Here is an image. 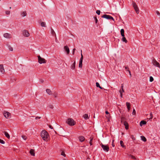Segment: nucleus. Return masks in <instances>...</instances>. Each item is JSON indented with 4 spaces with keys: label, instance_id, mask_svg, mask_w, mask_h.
Masks as SVG:
<instances>
[{
    "label": "nucleus",
    "instance_id": "obj_59",
    "mask_svg": "<svg viewBox=\"0 0 160 160\" xmlns=\"http://www.w3.org/2000/svg\"><path fill=\"white\" fill-rule=\"evenodd\" d=\"M114 141V140H113L112 141V142H113Z\"/></svg>",
    "mask_w": 160,
    "mask_h": 160
},
{
    "label": "nucleus",
    "instance_id": "obj_13",
    "mask_svg": "<svg viewBox=\"0 0 160 160\" xmlns=\"http://www.w3.org/2000/svg\"><path fill=\"white\" fill-rule=\"evenodd\" d=\"M65 51L67 52V54H68L70 52L69 49L67 46H65L64 47Z\"/></svg>",
    "mask_w": 160,
    "mask_h": 160
},
{
    "label": "nucleus",
    "instance_id": "obj_34",
    "mask_svg": "<svg viewBox=\"0 0 160 160\" xmlns=\"http://www.w3.org/2000/svg\"><path fill=\"white\" fill-rule=\"evenodd\" d=\"M83 117L84 118V119L86 120L88 119V118H89L88 114H85L83 115Z\"/></svg>",
    "mask_w": 160,
    "mask_h": 160
},
{
    "label": "nucleus",
    "instance_id": "obj_23",
    "mask_svg": "<svg viewBox=\"0 0 160 160\" xmlns=\"http://www.w3.org/2000/svg\"><path fill=\"white\" fill-rule=\"evenodd\" d=\"M46 91L50 95H51L52 94V92L50 89H47L46 90Z\"/></svg>",
    "mask_w": 160,
    "mask_h": 160
},
{
    "label": "nucleus",
    "instance_id": "obj_36",
    "mask_svg": "<svg viewBox=\"0 0 160 160\" xmlns=\"http://www.w3.org/2000/svg\"><path fill=\"white\" fill-rule=\"evenodd\" d=\"M154 80L152 76L150 77L149 81L150 82H152Z\"/></svg>",
    "mask_w": 160,
    "mask_h": 160
},
{
    "label": "nucleus",
    "instance_id": "obj_60",
    "mask_svg": "<svg viewBox=\"0 0 160 160\" xmlns=\"http://www.w3.org/2000/svg\"><path fill=\"white\" fill-rule=\"evenodd\" d=\"M93 117H94V118H95V115H94Z\"/></svg>",
    "mask_w": 160,
    "mask_h": 160
},
{
    "label": "nucleus",
    "instance_id": "obj_19",
    "mask_svg": "<svg viewBox=\"0 0 160 160\" xmlns=\"http://www.w3.org/2000/svg\"><path fill=\"white\" fill-rule=\"evenodd\" d=\"M146 122L144 120H142L141 121L140 123V125L142 126L143 125H145L146 124Z\"/></svg>",
    "mask_w": 160,
    "mask_h": 160
},
{
    "label": "nucleus",
    "instance_id": "obj_55",
    "mask_svg": "<svg viewBox=\"0 0 160 160\" xmlns=\"http://www.w3.org/2000/svg\"><path fill=\"white\" fill-rule=\"evenodd\" d=\"M40 82H41L42 83V82H43L44 81H43V80H40Z\"/></svg>",
    "mask_w": 160,
    "mask_h": 160
},
{
    "label": "nucleus",
    "instance_id": "obj_43",
    "mask_svg": "<svg viewBox=\"0 0 160 160\" xmlns=\"http://www.w3.org/2000/svg\"><path fill=\"white\" fill-rule=\"evenodd\" d=\"M156 12L157 15H159V17H160V13L158 11H156Z\"/></svg>",
    "mask_w": 160,
    "mask_h": 160
},
{
    "label": "nucleus",
    "instance_id": "obj_17",
    "mask_svg": "<svg viewBox=\"0 0 160 160\" xmlns=\"http://www.w3.org/2000/svg\"><path fill=\"white\" fill-rule=\"evenodd\" d=\"M30 154L32 156H35V153H34V149H31L29 152Z\"/></svg>",
    "mask_w": 160,
    "mask_h": 160
},
{
    "label": "nucleus",
    "instance_id": "obj_21",
    "mask_svg": "<svg viewBox=\"0 0 160 160\" xmlns=\"http://www.w3.org/2000/svg\"><path fill=\"white\" fill-rule=\"evenodd\" d=\"M105 113L107 114L108 115L106 116V118L108 119V121H109V118L110 117V115L109 114V112L108 111H106L105 112Z\"/></svg>",
    "mask_w": 160,
    "mask_h": 160
},
{
    "label": "nucleus",
    "instance_id": "obj_46",
    "mask_svg": "<svg viewBox=\"0 0 160 160\" xmlns=\"http://www.w3.org/2000/svg\"><path fill=\"white\" fill-rule=\"evenodd\" d=\"M94 18H95V23H97V22H98V19H97V18L96 17H94Z\"/></svg>",
    "mask_w": 160,
    "mask_h": 160
},
{
    "label": "nucleus",
    "instance_id": "obj_27",
    "mask_svg": "<svg viewBox=\"0 0 160 160\" xmlns=\"http://www.w3.org/2000/svg\"><path fill=\"white\" fill-rule=\"evenodd\" d=\"M7 46L10 51H13V48L9 44H7Z\"/></svg>",
    "mask_w": 160,
    "mask_h": 160
},
{
    "label": "nucleus",
    "instance_id": "obj_15",
    "mask_svg": "<svg viewBox=\"0 0 160 160\" xmlns=\"http://www.w3.org/2000/svg\"><path fill=\"white\" fill-rule=\"evenodd\" d=\"M79 139L80 142H82L84 141L85 138L83 136H81L79 137Z\"/></svg>",
    "mask_w": 160,
    "mask_h": 160
},
{
    "label": "nucleus",
    "instance_id": "obj_18",
    "mask_svg": "<svg viewBox=\"0 0 160 160\" xmlns=\"http://www.w3.org/2000/svg\"><path fill=\"white\" fill-rule=\"evenodd\" d=\"M75 64H76V61H74L73 63L71 66V68L72 69L74 70L75 68Z\"/></svg>",
    "mask_w": 160,
    "mask_h": 160
},
{
    "label": "nucleus",
    "instance_id": "obj_37",
    "mask_svg": "<svg viewBox=\"0 0 160 160\" xmlns=\"http://www.w3.org/2000/svg\"><path fill=\"white\" fill-rule=\"evenodd\" d=\"M0 143L2 144H4L5 143V142L3 140L0 139Z\"/></svg>",
    "mask_w": 160,
    "mask_h": 160
},
{
    "label": "nucleus",
    "instance_id": "obj_8",
    "mask_svg": "<svg viewBox=\"0 0 160 160\" xmlns=\"http://www.w3.org/2000/svg\"><path fill=\"white\" fill-rule=\"evenodd\" d=\"M102 148H103L104 151L108 152L109 150V147L108 145H103L102 144Z\"/></svg>",
    "mask_w": 160,
    "mask_h": 160
},
{
    "label": "nucleus",
    "instance_id": "obj_39",
    "mask_svg": "<svg viewBox=\"0 0 160 160\" xmlns=\"http://www.w3.org/2000/svg\"><path fill=\"white\" fill-rule=\"evenodd\" d=\"M96 13L98 15H99L100 13V11L99 10H97L96 11Z\"/></svg>",
    "mask_w": 160,
    "mask_h": 160
},
{
    "label": "nucleus",
    "instance_id": "obj_62",
    "mask_svg": "<svg viewBox=\"0 0 160 160\" xmlns=\"http://www.w3.org/2000/svg\"><path fill=\"white\" fill-rule=\"evenodd\" d=\"M64 160H65V159H64Z\"/></svg>",
    "mask_w": 160,
    "mask_h": 160
},
{
    "label": "nucleus",
    "instance_id": "obj_57",
    "mask_svg": "<svg viewBox=\"0 0 160 160\" xmlns=\"http://www.w3.org/2000/svg\"><path fill=\"white\" fill-rule=\"evenodd\" d=\"M75 52L74 51H72V54L74 55V54Z\"/></svg>",
    "mask_w": 160,
    "mask_h": 160
},
{
    "label": "nucleus",
    "instance_id": "obj_26",
    "mask_svg": "<svg viewBox=\"0 0 160 160\" xmlns=\"http://www.w3.org/2000/svg\"><path fill=\"white\" fill-rule=\"evenodd\" d=\"M96 86H97V87L101 89H105L104 88H102L100 86L98 82H96Z\"/></svg>",
    "mask_w": 160,
    "mask_h": 160
},
{
    "label": "nucleus",
    "instance_id": "obj_9",
    "mask_svg": "<svg viewBox=\"0 0 160 160\" xmlns=\"http://www.w3.org/2000/svg\"><path fill=\"white\" fill-rule=\"evenodd\" d=\"M22 34L23 35L26 37H28L29 36V33L28 31L24 30L22 31Z\"/></svg>",
    "mask_w": 160,
    "mask_h": 160
},
{
    "label": "nucleus",
    "instance_id": "obj_45",
    "mask_svg": "<svg viewBox=\"0 0 160 160\" xmlns=\"http://www.w3.org/2000/svg\"><path fill=\"white\" fill-rule=\"evenodd\" d=\"M92 138L91 139L90 141L89 142V143L90 144V145H92Z\"/></svg>",
    "mask_w": 160,
    "mask_h": 160
},
{
    "label": "nucleus",
    "instance_id": "obj_47",
    "mask_svg": "<svg viewBox=\"0 0 160 160\" xmlns=\"http://www.w3.org/2000/svg\"><path fill=\"white\" fill-rule=\"evenodd\" d=\"M53 95L55 98H56L57 97V94L56 93H54L53 94Z\"/></svg>",
    "mask_w": 160,
    "mask_h": 160
},
{
    "label": "nucleus",
    "instance_id": "obj_1",
    "mask_svg": "<svg viewBox=\"0 0 160 160\" xmlns=\"http://www.w3.org/2000/svg\"><path fill=\"white\" fill-rule=\"evenodd\" d=\"M41 136L43 139L45 141H47L48 134V132L45 130H43L41 133Z\"/></svg>",
    "mask_w": 160,
    "mask_h": 160
},
{
    "label": "nucleus",
    "instance_id": "obj_44",
    "mask_svg": "<svg viewBox=\"0 0 160 160\" xmlns=\"http://www.w3.org/2000/svg\"><path fill=\"white\" fill-rule=\"evenodd\" d=\"M131 138L133 140H135V138L133 135H131Z\"/></svg>",
    "mask_w": 160,
    "mask_h": 160
},
{
    "label": "nucleus",
    "instance_id": "obj_6",
    "mask_svg": "<svg viewBox=\"0 0 160 160\" xmlns=\"http://www.w3.org/2000/svg\"><path fill=\"white\" fill-rule=\"evenodd\" d=\"M102 18H105L107 19L112 20L114 21V20L113 18L110 15H108L107 14H104L102 16Z\"/></svg>",
    "mask_w": 160,
    "mask_h": 160
},
{
    "label": "nucleus",
    "instance_id": "obj_2",
    "mask_svg": "<svg viewBox=\"0 0 160 160\" xmlns=\"http://www.w3.org/2000/svg\"><path fill=\"white\" fill-rule=\"evenodd\" d=\"M66 122L70 126H73L76 124L74 120L71 118H69L66 121Z\"/></svg>",
    "mask_w": 160,
    "mask_h": 160
},
{
    "label": "nucleus",
    "instance_id": "obj_3",
    "mask_svg": "<svg viewBox=\"0 0 160 160\" xmlns=\"http://www.w3.org/2000/svg\"><path fill=\"white\" fill-rule=\"evenodd\" d=\"M38 62L40 64L45 63L46 62V61L43 58H41L40 56H38Z\"/></svg>",
    "mask_w": 160,
    "mask_h": 160
},
{
    "label": "nucleus",
    "instance_id": "obj_7",
    "mask_svg": "<svg viewBox=\"0 0 160 160\" xmlns=\"http://www.w3.org/2000/svg\"><path fill=\"white\" fill-rule=\"evenodd\" d=\"M81 57L80 59L79 63V68H81L82 67V62L83 59V56L82 53V50H81Z\"/></svg>",
    "mask_w": 160,
    "mask_h": 160
},
{
    "label": "nucleus",
    "instance_id": "obj_4",
    "mask_svg": "<svg viewBox=\"0 0 160 160\" xmlns=\"http://www.w3.org/2000/svg\"><path fill=\"white\" fill-rule=\"evenodd\" d=\"M132 5L135 9V10L136 12L138 14L139 12V9L136 3L134 1H132Z\"/></svg>",
    "mask_w": 160,
    "mask_h": 160
},
{
    "label": "nucleus",
    "instance_id": "obj_52",
    "mask_svg": "<svg viewBox=\"0 0 160 160\" xmlns=\"http://www.w3.org/2000/svg\"><path fill=\"white\" fill-rule=\"evenodd\" d=\"M49 127L51 129H52L53 128V127L51 125H50L49 126Z\"/></svg>",
    "mask_w": 160,
    "mask_h": 160
},
{
    "label": "nucleus",
    "instance_id": "obj_30",
    "mask_svg": "<svg viewBox=\"0 0 160 160\" xmlns=\"http://www.w3.org/2000/svg\"><path fill=\"white\" fill-rule=\"evenodd\" d=\"M141 138L142 141H143L144 142L146 141L147 139L145 137L143 136H141Z\"/></svg>",
    "mask_w": 160,
    "mask_h": 160
},
{
    "label": "nucleus",
    "instance_id": "obj_11",
    "mask_svg": "<svg viewBox=\"0 0 160 160\" xmlns=\"http://www.w3.org/2000/svg\"><path fill=\"white\" fill-rule=\"evenodd\" d=\"M10 115L11 114L8 112H5L4 113V115L6 118H9V117Z\"/></svg>",
    "mask_w": 160,
    "mask_h": 160
},
{
    "label": "nucleus",
    "instance_id": "obj_41",
    "mask_svg": "<svg viewBox=\"0 0 160 160\" xmlns=\"http://www.w3.org/2000/svg\"><path fill=\"white\" fill-rule=\"evenodd\" d=\"M22 138H23L24 140H26L27 139V137L26 136L24 135H22Z\"/></svg>",
    "mask_w": 160,
    "mask_h": 160
},
{
    "label": "nucleus",
    "instance_id": "obj_61",
    "mask_svg": "<svg viewBox=\"0 0 160 160\" xmlns=\"http://www.w3.org/2000/svg\"><path fill=\"white\" fill-rule=\"evenodd\" d=\"M9 8H10V9H11V7H10Z\"/></svg>",
    "mask_w": 160,
    "mask_h": 160
},
{
    "label": "nucleus",
    "instance_id": "obj_12",
    "mask_svg": "<svg viewBox=\"0 0 160 160\" xmlns=\"http://www.w3.org/2000/svg\"><path fill=\"white\" fill-rule=\"evenodd\" d=\"M3 36L5 38H11V34L8 33H5L4 34Z\"/></svg>",
    "mask_w": 160,
    "mask_h": 160
},
{
    "label": "nucleus",
    "instance_id": "obj_14",
    "mask_svg": "<svg viewBox=\"0 0 160 160\" xmlns=\"http://www.w3.org/2000/svg\"><path fill=\"white\" fill-rule=\"evenodd\" d=\"M123 123L125 126L126 129L128 130L129 128V126L128 123L126 121H124Z\"/></svg>",
    "mask_w": 160,
    "mask_h": 160
},
{
    "label": "nucleus",
    "instance_id": "obj_28",
    "mask_svg": "<svg viewBox=\"0 0 160 160\" xmlns=\"http://www.w3.org/2000/svg\"><path fill=\"white\" fill-rule=\"evenodd\" d=\"M122 40L123 42H125V43H127L128 42V41L126 39L125 36L124 37H122Z\"/></svg>",
    "mask_w": 160,
    "mask_h": 160
},
{
    "label": "nucleus",
    "instance_id": "obj_5",
    "mask_svg": "<svg viewBox=\"0 0 160 160\" xmlns=\"http://www.w3.org/2000/svg\"><path fill=\"white\" fill-rule=\"evenodd\" d=\"M152 63L154 66L159 68H160V64L159 62H157L155 58H153L152 60Z\"/></svg>",
    "mask_w": 160,
    "mask_h": 160
},
{
    "label": "nucleus",
    "instance_id": "obj_50",
    "mask_svg": "<svg viewBox=\"0 0 160 160\" xmlns=\"http://www.w3.org/2000/svg\"><path fill=\"white\" fill-rule=\"evenodd\" d=\"M41 117H36L35 118V119L37 120V119H40L41 118Z\"/></svg>",
    "mask_w": 160,
    "mask_h": 160
},
{
    "label": "nucleus",
    "instance_id": "obj_20",
    "mask_svg": "<svg viewBox=\"0 0 160 160\" xmlns=\"http://www.w3.org/2000/svg\"><path fill=\"white\" fill-rule=\"evenodd\" d=\"M121 35L122 37L124 36V31L123 29H122L120 30Z\"/></svg>",
    "mask_w": 160,
    "mask_h": 160
},
{
    "label": "nucleus",
    "instance_id": "obj_51",
    "mask_svg": "<svg viewBox=\"0 0 160 160\" xmlns=\"http://www.w3.org/2000/svg\"><path fill=\"white\" fill-rule=\"evenodd\" d=\"M131 158H132V159H136V158H135V157L132 156V155H131Z\"/></svg>",
    "mask_w": 160,
    "mask_h": 160
},
{
    "label": "nucleus",
    "instance_id": "obj_56",
    "mask_svg": "<svg viewBox=\"0 0 160 160\" xmlns=\"http://www.w3.org/2000/svg\"><path fill=\"white\" fill-rule=\"evenodd\" d=\"M75 50H76V49H75V48H74V49H73V51H74V52H75Z\"/></svg>",
    "mask_w": 160,
    "mask_h": 160
},
{
    "label": "nucleus",
    "instance_id": "obj_53",
    "mask_svg": "<svg viewBox=\"0 0 160 160\" xmlns=\"http://www.w3.org/2000/svg\"><path fill=\"white\" fill-rule=\"evenodd\" d=\"M123 84H122L121 86V89H123Z\"/></svg>",
    "mask_w": 160,
    "mask_h": 160
},
{
    "label": "nucleus",
    "instance_id": "obj_38",
    "mask_svg": "<svg viewBox=\"0 0 160 160\" xmlns=\"http://www.w3.org/2000/svg\"><path fill=\"white\" fill-rule=\"evenodd\" d=\"M136 113V112L135 109H134L133 110V111L132 112V114L133 115H135Z\"/></svg>",
    "mask_w": 160,
    "mask_h": 160
},
{
    "label": "nucleus",
    "instance_id": "obj_40",
    "mask_svg": "<svg viewBox=\"0 0 160 160\" xmlns=\"http://www.w3.org/2000/svg\"><path fill=\"white\" fill-rule=\"evenodd\" d=\"M10 11H7L5 12V13L7 15H9L10 14Z\"/></svg>",
    "mask_w": 160,
    "mask_h": 160
},
{
    "label": "nucleus",
    "instance_id": "obj_16",
    "mask_svg": "<svg viewBox=\"0 0 160 160\" xmlns=\"http://www.w3.org/2000/svg\"><path fill=\"white\" fill-rule=\"evenodd\" d=\"M4 133V135L8 139H9L10 138V136L9 134L6 131H4L3 132Z\"/></svg>",
    "mask_w": 160,
    "mask_h": 160
},
{
    "label": "nucleus",
    "instance_id": "obj_32",
    "mask_svg": "<svg viewBox=\"0 0 160 160\" xmlns=\"http://www.w3.org/2000/svg\"><path fill=\"white\" fill-rule=\"evenodd\" d=\"M125 69H126V70H127L129 72V74L130 76V77H131V74L130 71H129V68H128V67H125Z\"/></svg>",
    "mask_w": 160,
    "mask_h": 160
},
{
    "label": "nucleus",
    "instance_id": "obj_42",
    "mask_svg": "<svg viewBox=\"0 0 160 160\" xmlns=\"http://www.w3.org/2000/svg\"><path fill=\"white\" fill-rule=\"evenodd\" d=\"M61 155H62L64 157H65L66 156V154H65V153L63 152H61Z\"/></svg>",
    "mask_w": 160,
    "mask_h": 160
},
{
    "label": "nucleus",
    "instance_id": "obj_54",
    "mask_svg": "<svg viewBox=\"0 0 160 160\" xmlns=\"http://www.w3.org/2000/svg\"><path fill=\"white\" fill-rule=\"evenodd\" d=\"M112 146L113 147H114V146H115L114 144V143H113V142H112Z\"/></svg>",
    "mask_w": 160,
    "mask_h": 160
},
{
    "label": "nucleus",
    "instance_id": "obj_35",
    "mask_svg": "<svg viewBox=\"0 0 160 160\" xmlns=\"http://www.w3.org/2000/svg\"><path fill=\"white\" fill-rule=\"evenodd\" d=\"M41 25L42 27H46L45 26V22H42L41 23Z\"/></svg>",
    "mask_w": 160,
    "mask_h": 160
},
{
    "label": "nucleus",
    "instance_id": "obj_49",
    "mask_svg": "<svg viewBox=\"0 0 160 160\" xmlns=\"http://www.w3.org/2000/svg\"><path fill=\"white\" fill-rule=\"evenodd\" d=\"M150 116H151V117H150V118L149 119H152V113H150Z\"/></svg>",
    "mask_w": 160,
    "mask_h": 160
},
{
    "label": "nucleus",
    "instance_id": "obj_58",
    "mask_svg": "<svg viewBox=\"0 0 160 160\" xmlns=\"http://www.w3.org/2000/svg\"><path fill=\"white\" fill-rule=\"evenodd\" d=\"M55 38H55V41H56V40H57V38L56 37H55Z\"/></svg>",
    "mask_w": 160,
    "mask_h": 160
},
{
    "label": "nucleus",
    "instance_id": "obj_48",
    "mask_svg": "<svg viewBox=\"0 0 160 160\" xmlns=\"http://www.w3.org/2000/svg\"><path fill=\"white\" fill-rule=\"evenodd\" d=\"M49 107L51 109H52L53 108V107L52 105H50L49 106Z\"/></svg>",
    "mask_w": 160,
    "mask_h": 160
},
{
    "label": "nucleus",
    "instance_id": "obj_24",
    "mask_svg": "<svg viewBox=\"0 0 160 160\" xmlns=\"http://www.w3.org/2000/svg\"><path fill=\"white\" fill-rule=\"evenodd\" d=\"M124 92V89H122V90H120L119 91V92L120 93V97L121 98L122 97V92Z\"/></svg>",
    "mask_w": 160,
    "mask_h": 160
},
{
    "label": "nucleus",
    "instance_id": "obj_31",
    "mask_svg": "<svg viewBox=\"0 0 160 160\" xmlns=\"http://www.w3.org/2000/svg\"><path fill=\"white\" fill-rule=\"evenodd\" d=\"M21 15L22 17H25L27 15L26 11H24L21 13Z\"/></svg>",
    "mask_w": 160,
    "mask_h": 160
},
{
    "label": "nucleus",
    "instance_id": "obj_25",
    "mask_svg": "<svg viewBox=\"0 0 160 160\" xmlns=\"http://www.w3.org/2000/svg\"><path fill=\"white\" fill-rule=\"evenodd\" d=\"M126 104L127 107L128 111H129L130 109V103L129 102H127L126 103Z\"/></svg>",
    "mask_w": 160,
    "mask_h": 160
},
{
    "label": "nucleus",
    "instance_id": "obj_29",
    "mask_svg": "<svg viewBox=\"0 0 160 160\" xmlns=\"http://www.w3.org/2000/svg\"><path fill=\"white\" fill-rule=\"evenodd\" d=\"M126 118L124 117H122L121 118V121L122 123H123L124 121H125Z\"/></svg>",
    "mask_w": 160,
    "mask_h": 160
},
{
    "label": "nucleus",
    "instance_id": "obj_10",
    "mask_svg": "<svg viewBox=\"0 0 160 160\" xmlns=\"http://www.w3.org/2000/svg\"><path fill=\"white\" fill-rule=\"evenodd\" d=\"M0 72L4 74L5 72V70L3 64L0 65Z\"/></svg>",
    "mask_w": 160,
    "mask_h": 160
},
{
    "label": "nucleus",
    "instance_id": "obj_33",
    "mask_svg": "<svg viewBox=\"0 0 160 160\" xmlns=\"http://www.w3.org/2000/svg\"><path fill=\"white\" fill-rule=\"evenodd\" d=\"M120 144L121 145V146L122 147V148H124L125 147V146H124V143H123V141L122 140H121L120 141Z\"/></svg>",
    "mask_w": 160,
    "mask_h": 160
},
{
    "label": "nucleus",
    "instance_id": "obj_22",
    "mask_svg": "<svg viewBox=\"0 0 160 160\" xmlns=\"http://www.w3.org/2000/svg\"><path fill=\"white\" fill-rule=\"evenodd\" d=\"M51 33L52 35L53 36H54L55 37H56V34L54 30L52 28H51Z\"/></svg>",
    "mask_w": 160,
    "mask_h": 160
}]
</instances>
